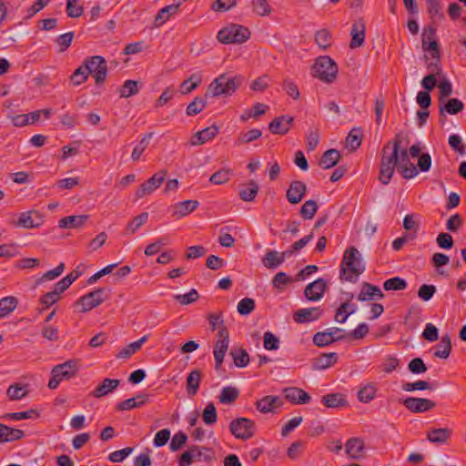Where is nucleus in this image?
<instances>
[{
    "mask_svg": "<svg viewBox=\"0 0 466 466\" xmlns=\"http://www.w3.org/2000/svg\"><path fill=\"white\" fill-rule=\"evenodd\" d=\"M323 313L319 307L299 309L294 312L293 319L297 323H309L318 320Z\"/></svg>",
    "mask_w": 466,
    "mask_h": 466,
    "instance_id": "obj_19",
    "label": "nucleus"
},
{
    "mask_svg": "<svg viewBox=\"0 0 466 466\" xmlns=\"http://www.w3.org/2000/svg\"><path fill=\"white\" fill-rule=\"evenodd\" d=\"M187 441V435L182 431H179L172 437L171 441L169 443V449L171 451H179Z\"/></svg>",
    "mask_w": 466,
    "mask_h": 466,
    "instance_id": "obj_61",
    "label": "nucleus"
},
{
    "mask_svg": "<svg viewBox=\"0 0 466 466\" xmlns=\"http://www.w3.org/2000/svg\"><path fill=\"white\" fill-rule=\"evenodd\" d=\"M120 384L119 380H113L109 378H106L103 381L96 387V389L92 391V396L95 398L100 399L104 396H106L108 393L112 392L116 390Z\"/></svg>",
    "mask_w": 466,
    "mask_h": 466,
    "instance_id": "obj_26",
    "label": "nucleus"
},
{
    "mask_svg": "<svg viewBox=\"0 0 466 466\" xmlns=\"http://www.w3.org/2000/svg\"><path fill=\"white\" fill-rule=\"evenodd\" d=\"M434 356L440 359H447L451 351V339L446 334L441 337L440 343L436 346Z\"/></svg>",
    "mask_w": 466,
    "mask_h": 466,
    "instance_id": "obj_43",
    "label": "nucleus"
},
{
    "mask_svg": "<svg viewBox=\"0 0 466 466\" xmlns=\"http://www.w3.org/2000/svg\"><path fill=\"white\" fill-rule=\"evenodd\" d=\"M364 270L365 266L361 262L359 250L355 247L347 248L340 263L339 279L354 283Z\"/></svg>",
    "mask_w": 466,
    "mask_h": 466,
    "instance_id": "obj_2",
    "label": "nucleus"
},
{
    "mask_svg": "<svg viewBox=\"0 0 466 466\" xmlns=\"http://www.w3.org/2000/svg\"><path fill=\"white\" fill-rule=\"evenodd\" d=\"M228 428L236 439L243 441L252 438L256 431L254 420L244 417L232 420Z\"/></svg>",
    "mask_w": 466,
    "mask_h": 466,
    "instance_id": "obj_9",
    "label": "nucleus"
},
{
    "mask_svg": "<svg viewBox=\"0 0 466 466\" xmlns=\"http://www.w3.org/2000/svg\"><path fill=\"white\" fill-rule=\"evenodd\" d=\"M241 80L240 76L230 77L221 74L209 84L205 97L230 96L240 86Z\"/></svg>",
    "mask_w": 466,
    "mask_h": 466,
    "instance_id": "obj_3",
    "label": "nucleus"
},
{
    "mask_svg": "<svg viewBox=\"0 0 466 466\" xmlns=\"http://www.w3.org/2000/svg\"><path fill=\"white\" fill-rule=\"evenodd\" d=\"M202 379V372L199 370H193L187 377V393L189 397L195 396L198 390Z\"/></svg>",
    "mask_w": 466,
    "mask_h": 466,
    "instance_id": "obj_30",
    "label": "nucleus"
},
{
    "mask_svg": "<svg viewBox=\"0 0 466 466\" xmlns=\"http://www.w3.org/2000/svg\"><path fill=\"white\" fill-rule=\"evenodd\" d=\"M78 370L79 361L77 360H69L62 364L56 365L51 371L48 388L51 390L56 389L61 381L75 377Z\"/></svg>",
    "mask_w": 466,
    "mask_h": 466,
    "instance_id": "obj_4",
    "label": "nucleus"
},
{
    "mask_svg": "<svg viewBox=\"0 0 466 466\" xmlns=\"http://www.w3.org/2000/svg\"><path fill=\"white\" fill-rule=\"evenodd\" d=\"M206 106L207 102L204 98L196 96L195 99L187 105L186 108V114L189 116H196L203 111Z\"/></svg>",
    "mask_w": 466,
    "mask_h": 466,
    "instance_id": "obj_54",
    "label": "nucleus"
},
{
    "mask_svg": "<svg viewBox=\"0 0 466 466\" xmlns=\"http://www.w3.org/2000/svg\"><path fill=\"white\" fill-rule=\"evenodd\" d=\"M259 190L258 183L251 179L248 184L244 185L239 190V198L243 201L250 202L255 199Z\"/></svg>",
    "mask_w": 466,
    "mask_h": 466,
    "instance_id": "obj_37",
    "label": "nucleus"
},
{
    "mask_svg": "<svg viewBox=\"0 0 466 466\" xmlns=\"http://www.w3.org/2000/svg\"><path fill=\"white\" fill-rule=\"evenodd\" d=\"M405 408L413 413H420L432 410L436 403L429 399L408 397L402 401Z\"/></svg>",
    "mask_w": 466,
    "mask_h": 466,
    "instance_id": "obj_13",
    "label": "nucleus"
},
{
    "mask_svg": "<svg viewBox=\"0 0 466 466\" xmlns=\"http://www.w3.org/2000/svg\"><path fill=\"white\" fill-rule=\"evenodd\" d=\"M87 79L88 74L86 73V70H85V64L83 62L82 65L79 67H77L71 75L70 81L73 84V86H77L85 83Z\"/></svg>",
    "mask_w": 466,
    "mask_h": 466,
    "instance_id": "obj_62",
    "label": "nucleus"
},
{
    "mask_svg": "<svg viewBox=\"0 0 466 466\" xmlns=\"http://www.w3.org/2000/svg\"><path fill=\"white\" fill-rule=\"evenodd\" d=\"M167 176V171L162 169L156 174H154L151 177H149L147 180L143 182L137 189L136 191V198L140 199L144 198L145 196L150 195L153 193L157 188H158L163 181L165 180V177Z\"/></svg>",
    "mask_w": 466,
    "mask_h": 466,
    "instance_id": "obj_11",
    "label": "nucleus"
},
{
    "mask_svg": "<svg viewBox=\"0 0 466 466\" xmlns=\"http://www.w3.org/2000/svg\"><path fill=\"white\" fill-rule=\"evenodd\" d=\"M250 31L248 27L237 24L223 27L218 33V40L225 45L242 44L250 37Z\"/></svg>",
    "mask_w": 466,
    "mask_h": 466,
    "instance_id": "obj_6",
    "label": "nucleus"
},
{
    "mask_svg": "<svg viewBox=\"0 0 466 466\" xmlns=\"http://www.w3.org/2000/svg\"><path fill=\"white\" fill-rule=\"evenodd\" d=\"M338 75V66L329 56H319L312 66V76L324 83L334 82Z\"/></svg>",
    "mask_w": 466,
    "mask_h": 466,
    "instance_id": "obj_5",
    "label": "nucleus"
},
{
    "mask_svg": "<svg viewBox=\"0 0 466 466\" xmlns=\"http://www.w3.org/2000/svg\"><path fill=\"white\" fill-rule=\"evenodd\" d=\"M25 436L22 430L8 427L0 423V442H11L21 440Z\"/></svg>",
    "mask_w": 466,
    "mask_h": 466,
    "instance_id": "obj_29",
    "label": "nucleus"
},
{
    "mask_svg": "<svg viewBox=\"0 0 466 466\" xmlns=\"http://www.w3.org/2000/svg\"><path fill=\"white\" fill-rule=\"evenodd\" d=\"M38 412L34 410L30 409L25 411H19V412H12V413H5L2 416V419H9L13 420H27L32 419L34 417H38Z\"/></svg>",
    "mask_w": 466,
    "mask_h": 466,
    "instance_id": "obj_59",
    "label": "nucleus"
},
{
    "mask_svg": "<svg viewBox=\"0 0 466 466\" xmlns=\"http://www.w3.org/2000/svg\"><path fill=\"white\" fill-rule=\"evenodd\" d=\"M294 122V117L289 115H282L275 117L268 124V130L272 134L276 135H286L291 125Z\"/></svg>",
    "mask_w": 466,
    "mask_h": 466,
    "instance_id": "obj_17",
    "label": "nucleus"
},
{
    "mask_svg": "<svg viewBox=\"0 0 466 466\" xmlns=\"http://www.w3.org/2000/svg\"><path fill=\"white\" fill-rule=\"evenodd\" d=\"M341 155L337 149L326 150L319 160V166L324 169L335 167L339 161Z\"/></svg>",
    "mask_w": 466,
    "mask_h": 466,
    "instance_id": "obj_31",
    "label": "nucleus"
},
{
    "mask_svg": "<svg viewBox=\"0 0 466 466\" xmlns=\"http://www.w3.org/2000/svg\"><path fill=\"white\" fill-rule=\"evenodd\" d=\"M179 10V4H172L161 8L154 19V27H160L167 21L170 19L171 16L176 15Z\"/></svg>",
    "mask_w": 466,
    "mask_h": 466,
    "instance_id": "obj_28",
    "label": "nucleus"
},
{
    "mask_svg": "<svg viewBox=\"0 0 466 466\" xmlns=\"http://www.w3.org/2000/svg\"><path fill=\"white\" fill-rule=\"evenodd\" d=\"M326 289L327 282L322 278H319L306 286L304 295L310 301H318L323 297Z\"/></svg>",
    "mask_w": 466,
    "mask_h": 466,
    "instance_id": "obj_16",
    "label": "nucleus"
},
{
    "mask_svg": "<svg viewBox=\"0 0 466 466\" xmlns=\"http://www.w3.org/2000/svg\"><path fill=\"white\" fill-rule=\"evenodd\" d=\"M339 360L336 352L322 353L319 357L313 359L312 369L315 370H326L334 366Z\"/></svg>",
    "mask_w": 466,
    "mask_h": 466,
    "instance_id": "obj_23",
    "label": "nucleus"
},
{
    "mask_svg": "<svg viewBox=\"0 0 466 466\" xmlns=\"http://www.w3.org/2000/svg\"><path fill=\"white\" fill-rule=\"evenodd\" d=\"M355 310V305L350 304V301H345L336 310L335 320L339 323H344L348 317L353 314Z\"/></svg>",
    "mask_w": 466,
    "mask_h": 466,
    "instance_id": "obj_44",
    "label": "nucleus"
},
{
    "mask_svg": "<svg viewBox=\"0 0 466 466\" xmlns=\"http://www.w3.org/2000/svg\"><path fill=\"white\" fill-rule=\"evenodd\" d=\"M87 215H76L64 217L58 221L60 228H77L82 227L87 220Z\"/></svg>",
    "mask_w": 466,
    "mask_h": 466,
    "instance_id": "obj_34",
    "label": "nucleus"
},
{
    "mask_svg": "<svg viewBox=\"0 0 466 466\" xmlns=\"http://www.w3.org/2000/svg\"><path fill=\"white\" fill-rule=\"evenodd\" d=\"M192 448L195 450V461L210 462L215 457V452L212 448L198 445H192Z\"/></svg>",
    "mask_w": 466,
    "mask_h": 466,
    "instance_id": "obj_42",
    "label": "nucleus"
},
{
    "mask_svg": "<svg viewBox=\"0 0 466 466\" xmlns=\"http://www.w3.org/2000/svg\"><path fill=\"white\" fill-rule=\"evenodd\" d=\"M263 266L267 268H277L283 263V256L277 250H268L261 258Z\"/></svg>",
    "mask_w": 466,
    "mask_h": 466,
    "instance_id": "obj_38",
    "label": "nucleus"
},
{
    "mask_svg": "<svg viewBox=\"0 0 466 466\" xmlns=\"http://www.w3.org/2000/svg\"><path fill=\"white\" fill-rule=\"evenodd\" d=\"M283 405V400L279 396L267 395L255 403L256 408L261 413L276 412V409Z\"/></svg>",
    "mask_w": 466,
    "mask_h": 466,
    "instance_id": "obj_18",
    "label": "nucleus"
},
{
    "mask_svg": "<svg viewBox=\"0 0 466 466\" xmlns=\"http://www.w3.org/2000/svg\"><path fill=\"white\" fill-rule=\"evenodd\" d=\"M307 193V186L303 181L293 180L289 184L286 192V198L289 203L292 205L299 204Z\"/></svg>",
    "mask_w": 466,
    "mask_h": 466,
    "instance_id": "obj_14",
    "label": "nucleus"
},
{
    "mask_svg": "<svg viewBox=\"0 0 466 466\" xmlns=\"http://www.w3.org/2000/svg\"><path fill=\"white\" fill-rule=\"evenodd\" d=\"M464 104L459 98H450L446 103L440 106V121L443 124L445 121V113L449 115H456L461 112Z\"/></svg>",
    "mask_w": 466,
    "mask_h": 466,
    "instance_id": "obj_21",
    "label": "nucleus"
},
{
    "mask_svg": "<svg viewBox=\"0 0 466 466\" xmlns=\"http://www.w3.org/2000/svg\"><path fill=\"white\" fill-rule=\"evenodd\" d=\"M283 393L285 399L295 405L307 404L311 400V396L307 391L298 387L285 388Z\"/></svg>",
    "mask_w": 466,
    "mask_h": 466,
    "instance_id": "obj_15",
    "label": "nucleus"
},
{
    "mask_svg": "<svg viewBox=\"0 0 466 466\" xmlns=\"http://www.w3.org/2000/svg\"><path fill=\"white\" fill-rule=\"evenodd\" d=\"M194 451L192 445L188 446L178 457L177 466H191V464L195 462Z\"/></svg>",
    "mask_w": 466,
    "mask_h": 466,
    "instance_id": "obj_64",
    "label": "nucleus"
},
{
    "mask_svg": "<svg viewBox=\"0 0 466 466\" xmlns=\"http://www.w3.org/2000/svg\"><path fill=\"white\" fill-rule=\"evenodd\" d=\"M451 435L449 428H434L427 432V440L433 443H445Z\"/></svg>",
    "mask_w": 466,
    "mask_h": 466,
    "instance_id": "obj_36",
    "label": "nucleus"
},
{
    "mask_svg": "<svg viewBox=\"0 0 466 466\" xmlns=\"http://www.w3.org/2000/svg\"><path fill=\"white\" fill-rule=\"evenodd\" d=\"M251 5L253 12L259 16H267L271 14L272 8L268 0H252Z\"/></svg>",
    "mask_w": 466,
    "mask_h": 466,
    "instance_id": "obj_55",
    "label": "nucleus"
},
{
    "mask_svg": "<svg viewBox=\"0 0 466 466\" xmlns=\"http://www.w3.org/2000/svg\"><path fill=\"white\" fill-rule=\"evenodd\" d=\"M261 135H262V133L259 129H257V128L250 129L247 132L240 133L236 141V144L243 145V144L250 143V142L255 141L258 138H259L261 137Z\"/></svg>",
    "mask_w": 466,
    "mask_h": 466,
    "instance_id": "obj_58",
    "label": "nucleus"
},
{
    "mask_svg": "<svg viewBox=\"0 0 466 466\" xmlns=\"http://www.w3.org/2000/svg\"><path fill=\"white\" fill-rule=\"evenodd\" d=\"M321 402L327 408H340L348 405V400L341 393H329L321 398Z\"/></svg>",
    "mask_w": 466,
    "mask_h": 466,
    "instance_id": "obj_35",
    "label": "nucleus"
},
{
    "mask_svg": "<svg viewBox=\"0 0 466 466\" xmlns=\"http://www.w3.org/2000/svg\"><path fill=\"white\" fill-rule=\"evenodd\" d=\"M199 206L198 200L188 199L176 203L171 207L172 216L180 218L195 211Z\"/></svg>",
    "mask_w": 466,
    "mask_h": 466,
    "instance_id": "obj_20",
    "label": "nucleus"
},
{
    "mask_svg": "<svg viewBox=\"0 0 466 466\" xmlns=\"http://www.w3.org/2000/svg\"><path fill=\"white\" fill-rule=\"evenodd\" d=\"M408 284L404 279L400 277H393L384 281L383 289L386 291H398L404 290L407 288Z\"/></svg>",
    "mask_w": 466,
    "mask_h": 466,
    "instance_id": "obj_51",
    "label": "nucleus"
},
{
    "mask_svg": "<svg viewBox=\"0 0 466 466\" xmlns=\"http://www.w3.org/2000/svg\"><path fill=\"white\" fill-rule=\"evenodd\" d=\"M229 354L233 359L235 366L238 368H244L249 362V355L248 351L242 348L232 350Z\"/></svg>",
    "mask_w": 466,
    "mask_h": 466,
    "instance_id": "obj_47",
    "label": "nucleus"
},
{
    "mask_svg": "<svg viewBox=\"0 0 466 466\" xmlns=\"http://www.w3.org/2000/svg\"><path fill=\"white\" fill-rule=\"evenodd\" d=\"M148 335H145L142 338H140L138 340L134 341L127 345L126 348L122 349L117 354V359H128L133 354H135L137 351H138L142 345L147 340Z\"/></svg>",
    "mask_w": 466,
    "mask_h": 466,
    "instance_id": "obj_39",
    "label": "nucleus"
},
{
    "mask_svg": "<svg viewBox=\"0 0 466 466\" xmlns=\"http://www.w3.org/2000/svg\"><path fill=\"white\" fill-rule=\"evenodd\" d=\"M18 301L15 297L9 296L0 299V318H4L13 312L17 307Z\"/></svg>",
    "mask_w": 466,
    "mask_h": 466,
    "instance_id": "obj_46",
    "label": "nucleus"
},
{
    "mask_svg": "<svg viewBox=\"0 0 466 466\" xmlns=\"http://www.w3.org/2000/svg\"><path fill=\"white\" fill-rule=\"evenodd\" d=\"M307 149L309 152L317 148L319 142V129L318 127H310L306 135Z\"/></svg>",
    "mask_w": 466,
    "mask_h": 466,
    "instance_id": "obj_57",
    "label": "nucleus"
},
{
    "mask_svg": "<svg viewBox=\"0 0 466 466\" xmlns=\"http://www.w3.org/2000/svg\"><path fill=\"white\" fill-rule=\"evenodd\" d=\"M378 389L373 382L368 383L360 388L357 397L362 403H370L376 396Z\"/></svg>",
    "mask_w": 466,
    "mask_h": 466,
    "instance_id": "obj_41",
    "label": "nucleus"
},
{
    "mask_svg": "<svg viewBox=\"0 0 466 466\" xmlns=\"http://www.w3.org/2000/svg\"><path fill=\"white\" fill-rule=\"evenodd\" d=\"M347 455L355 460L364 457V441L360 438H350L345 444Z\"/></svg>",
    "mask_w": 466,
    "mask_h": 466,
    "instance_id": "obj_22",
    "label": "nucleus"
},
{
    "mask_svg": "<svg viewBox=\"0 0 466 466\" xmlns=\"http://www.w3.org/2000/svg\"><path fill=\"white\" fill-rule=\"evenodd\" d=\"M44 223V216L35 209H31L19 214L14 223L15 227L22 228H37Z\"/></svg>",
    "mask_w": 466,
    "mask_h": 466,
    "instance_id": "obj_12",
    "label": "nucleus"
},
{
    "mask_svg": "<svg viewBox=\"0 0 466 466\" xmlns=\"http://www.w3.org/2000/svg\"><path fill=\"white\" fill-rule=\"evenodd\" d=\"M153 135L154 134L152 132L147 133L139 141V143L134 147L133 152L131 154V158L133 161H137L140 158L141 155L147 147Z\"/></svg>",
    "mask_w": 466,
    "mask_h": 466,
    "instance_id": "obj_52",
    "label": "nucleus"
},
{
    "mask_svg": "<svg viewBox=\"0 0 466 466\" xmlns=\"http://www.w3.org/2000/svg\"><path fill=\"white\" fill-rule=\"evenodd\" d=\"M346 335L334 336V332H329V330L317 332L313 336V343L318 347H326L333 342L344 339Z\"/></svg>",
    "mask_w": 466,
    "mask_h": 466,
    "instance_id": "obj_27",
    "label": "nucleus"
},
{
    "mask_svg": "<svg viewBox=\"0 0 466 466\" xmlns=\"http://www.w3.org/2000/svg\"><path fill=\"white\" fill-rule=\"evenodd\" d=\"M202 82V74L200 72L191 74L187 79H185L179 86V92L182 95H187L194 91L198 87Z\"/></svg>",
    "mask_w": 466,
    "mask_h": 466,
    "instance_id": "obj_33",
    "label": "nucleus"
},
{
    "mask_svg": "<svg viewBox=\"0 0 466 466\" xmlns=\"http://www.w3.org/2000/svg\"><path fill=\"white\" fill-rule=\"evenodd\" d=\"M319 206L313 199L304 202L299 210V215L306 220L312 219L318 211Z\"/></svg>",
    "mask_w": 466,
    "mask_h": 466,
    "instance_id": "obj_50",
    "label": "nucleus"
},
{
    "mask_svg": "<svg viewBox=\"0 0 466 466\" xmlns=\"http://www.w3.org/2000/svg\"><path fill=\"white\" fill-rule=\"evenodd\" d=\"M363 130L361 127L352 128L347 136L346 143L352 149L356 150L361 145Z\"/></svg>",
    "mask_w": 466,
    "mask_h": 466,
    "instance_id": "obj_45",
    "label": "nucleus"
},
{
    "mask_svg": "<svg viewBox=\"0 0 466 466\" xmlns=\"http://www.w3.org/2000/svg\"><path fill=\"white\" fill-rule=\"evenodd\" d=\"M140 86L136 80H126L119 89L121 97H130L139 92Z\"/></svg>",
    "mask_w": 466,
    "mask_h": 466,
    "instance_id": "obj_49",
    "label": "nucleus"
},
{
    "mask_svg": "<svg viewBox=\"0 0 466 466\" xmlns=\"http://www.w3.org/2000/svg\"><path fill=\"white\" fill-rule=\"evenodd\" d=\"M202 420L207 425H213L218 420L216 406L213 402L208 403L202 412Z\"/></svg>",
    "mask_w": 466,
    "mask_h": 466,
    "instance_id": "obj_56",
    "label": "nucleus"
},
{
    "mask_svg": "<svg viewBox=\"0 0 466 466\" xmlns=\"http://www.w3.org/2000/svg\"><path fill=\"white\" fill-rule=\"evenodd\" d=\"M256 308L255 300L251 298H244L238 303V312L242 316L249 315Z\"/></svg>",
    "mask_w": 466,
    "mask_h": 466,
    "instance_id": "obj_60",
    "label": "nucleus"
},
{
    "mask_svg": "<svg viewBox=\"0 0 466 466\" xmlns=\"http://www.w3.org/2000/svg\"><path fill=\"white\" fill-rule=\"evenodd\" d=\"M147 401V398L142 394L137 395L135 398H130L119 402L116 405V410H128L135 408H139Z\"/></svg>",
    "mask_w": 466,
    "mask_h": 466,
    "instance_id": "obj_40",
    "label": "nucleus"
},
{
    "mask_svg": "<svg viewBox=\"0 0 466 466\" xmlns=\"http://www.w3.org/2000/svg\"><path fill=\"white\" fill-rule=\"evenodd\" d=\"M229 346V332L227 327H219L218 339L214 346L215 370H218L224 360L225 354Z\"/></svg>",
    "mask_w": 466,
    "mask_h": 466,
    "instance_id": "obj_10",
    "label": "nucleus"
},
{
    "mask_svg": "<svg viewBox=\"0 0 466 466\" xmlns=\"http://www.w3.org/2000/svg\"><path fill=\"white\" fill-rule=\"evenodd\" d=\"M218 133V128L216 126L208 127L201 131L197 132L192 139V145H203L209 140H212Z\"/></svg>",
    "mask_w": 466,
    "mask_h": 466,
    "instance_id": "obj_32",
    "label": "nucleus"
},
{
    "mask_svg": "<svg viewBox=\"0 0 466 466\" xmlns=\"http://www.w3.org/2000/svg\"><path fill=\"white\" fill-rule=\"evenodd\" d=\"M148 219V213L142 212L135 217L126 227V234H134L138 228L147 223Z\"/></svg>",
    "mask_w": 466,
    "mask_h": 466,
    "instance_id": "obj_48",
    "label": "nucleus"
},
{
    "mask_svg": "<svg viewBox=\"0 0 466 466\" xmlns=\"http://www.w3.org/2000/svg\"><path fill=\"white\" fill-rule=\"evenodd\" d=\"M350 35L351 41L350 43V47L351 49L360 47L363 45L365 39V24L361 19L353 24Z\"/></svg>",
    "mask_w": 466,
    "mask_h": 466,
    "instance_id": "obj_25",
    "label": "nucleus"
},
{
    "mask_svg": "<svg viewBox=\"0 0 466 466\" xmlns=\"http://www.w3.org/2000/svg\"><path fill=\"white\" fill-rule=\"evenodd\" d=\"M109 297V290L106 288H98L80 297L75 303L76 308L80 307L79 312H87L98 307Z\"/></svg>",
    "mask_w": 466,
    "mask_h": 466,
    "instance_id": "obj_7",
    "label": "nucleus"
},
{
    "mask_svg": "<svg viewBox=\"0 0 466 466\" xmlns=\"http://www.w3.org/2000/svg\"><path fill=\"white\" fill-rule=\"evenodd\" d=\"M239 391L235 387H225L221 390L219 401L223 404H231L238 397Z\"/></svg>",
    "mask_w": 466,
    "mask_h": 466,
    "instance_id": "obj_53",
    "label": "nucleus"
},
{
    "mask_svg": "<svg viewBox=\"0 0 466 466\" xmlns=\"http://www.w3.org/2000/svg\"><path fill=\"white\" fill-rule=\"evenodd\" d=\"M401 142L402 134L397 133L394 138L386 143L381 150L378 179L383 185H388L390 182L397 166L411 163L409 158V151L406 148H400Z\"/></svg>",
    "mask_w": 466,
    "mask_h": 466,
    "instance_id": "obj_1",
    "label": "nucleus"
},
{
    "mask_svg": "<svg viewBox=\"0 0 466 466\" xmlns=\"http://www.w3.org/2000/svg\"><path fill=\"white\" fill-rule=\"evenodd\" d=\"M384 298L383 292L378 286L372 285L368 282H363L362 289L358 295L360 301H365L370 299H381Z\"/></svg>",
    "mask_w": 466,
    "mask_h": 466,
    "instance_id": "obj_24",
    "label": "nucleus"
},
{
    "mask_svg": "<svg viewBox=\"0 0 466 466\" xmlns=\"http://www.w3.org/2000/svg\"><path fill=\"white\" fill-rule=\"evenodd\" d=\"M85 70L91 75L96 85L103 84L107 76V64L101 56H88L84 60Z\"/></svg>",
    "mask_w": 466,
    "mask_h": 466,
    "instance_id": "obj_8",
    "label": "nucleus"
},
{
    "mask_svg": "<svg viewBox=\"0 0 466 466\" xmlns=\"http://www.w3.org/2000/svg\"><path fill=\"white\" fill-rule=\"evenodd\" d=\"M64 269H65V263L61 262L57 267H56L55 268H53L49 271H46L41 278H39L35 281V286L40 285L44 281L52 280V279H56L63 273Z\"/></svg>",
    "mask_w": 466,
    "mask_h": 466,
    "instance_id": "obj_63",
    "label": "nucleus"
}]
</instances>
